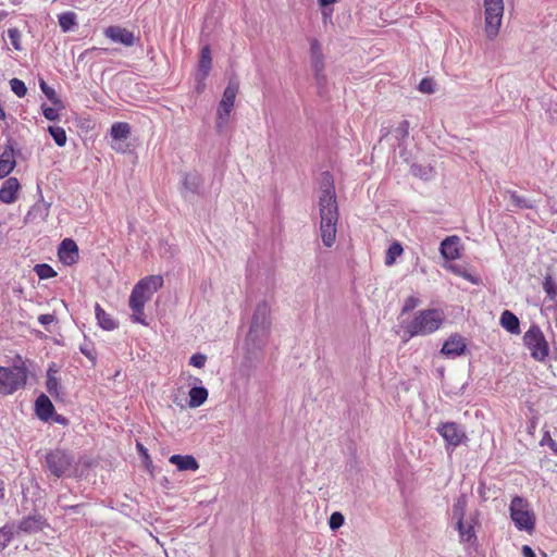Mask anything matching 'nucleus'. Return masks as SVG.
Masks as SVG:
<instances>
[{"label":"nucleus","instance_id":"obj_1","mask_svg":"<svg viewBox=\"0 0 557 557\" xmlns=\"http://www.w3.org/2000/svg\"><path fill=\"white\" fill-rule=\"evenodd\" d=\"M319 206L321 216L320 232L322 243L325 247H332L336 240L338 210L334 186L329 175H325L323 183L321 185Z\"/></svg>","mask_w":557,"mask_h":557},{"label":"nucleus","instance_id":"obj_2","mask_svg":"<svg viewBox=\"0 0 557 557\" xmlns=\"http://www.w3.org/2000/svg\"><path fill=\"white\" fill-rule=\"evenodd\" d=\"M34 362L16 355L10 366H0V395L9 396L26 386Z\"/></svg>","mask_w":557,"mask_h":557},{"label":"nucleus","instance_id":"obj_3","mask_svg":"<svg viewBox=\"0 0 557 557\" xmlns=\"http://www.w3.org/2000/svg\"><path fill=\"white\" fill-rule=\"evenodd\" d=\"M163 285V278L160 275H150L141 278L134 287L129 296V308L134 322L147 325L144 308L153 294Z\"/></svg>","mask_w":557,"mask_h":557},{"label":"nucleus","instance_id":"obj_4","mask_svg":"<svg viewBox=\"0 0 557 557\" xmlns=\"http://www.w3.org/2000/svg\"><path fill=\"white\" fill-rule=\"evenodd\" d=\"M271 324L270 305L267 301H260L253 310L245 344L252 348H260L267 345Z\"/></svg>","mask_w":557,"mask_h":557},{"label":"nucleus","instance_id":"obj_5","mask_svg":"<svg viewBox=\"0 0 557 557\" xmlns=\"http://www.w3.org/2000/svg\"><path fill=\"white\" fill-rule=\"evenodd\" d=\"M445 320L444 312L438 309L419 311L406 327L410 336H425L437 331Z\"/></svg>","mask_w":557,"mask_h":557},{"label":"nucleus","instance_id":"obj_6","mask_svg":"<svg viewBox=\"0 0 557 557\" xmlns=\"http://www.w3.org/2000/svg\"><path fill=\"white\" fill-rule=\"evenodd\" d=\"M76 459L72 451L62 448L51 449L45 455L44 467L55 478L71 475L76 470Z\"/></svg>","mask_w":557,"mask_h":557},{"label":"nucleus","instance_id":"obj_7","mask_svg":"<svg viewBox=\"0 0 557 557\" xmlns=\"http://www.w3.org/2000/svg\"><path fill=\"white\" fill-rule=\"evenodd\" d=\"M510 518L519 531L532 532L535 528V516L529 509V503L521 496H515L509 506Z\"/></svg>","mask_w":557,"mask_h":557},{"label":"nucleus","instance_id":"obj_8","mask_svg":"<svg viewBox=\"0 0 557 557\" xmlns=\"http://www.w3.org/2000/svg\"><path fill=\"white\" fill-rule=\"evenodd\" d=\"M484 30L491 40L496 38L502 26L504 15V0H483Z\"/></svg>","mask_w":557,"mask_h":557},{"label":"nucleus","instance_id":"obj_9","mask_svg":"<svg viewBox=\"0 0 557 557\" xmlns=\"http://www.w3.org/2000/svg\"><path fill=\"white\" fill-rule=\"evenodd\" d=\"M238 92V83L230 81L224 89L222 99L216 111L215 127L218 133H223L228 123L230 114L233 110L234 102Z\"/></svg>","mask_w":557,"mask_h":557},{"label":"nucleus","instance_id":"obj_10","mask_svg":"<svg viewBox=\"0 0 557 557\" xmlns=\"http://www.w3.org/2000/svg\"><path fill=\"white\" fill-rule=\"evenodd\" d=\"M436 431L445 440L447 446L457 447L467 438L465 431L456 422L441 423Z\"/></svg>","mask_w":557,"mask_h":557},{"label":"nucleus","instance_id":"obj_11","mask_svg":"<svg viewBox=\"0 0 557 557\" xmlns=\"http://www.w3.org/2000/svg\"><path fill=\"white\" fill-rule=\"evenodd\" d=\"M49 524L47 522V519L40 515H29L27 517H24L17 524V532H23L26 534H35L40 531H42L45 528H47Z\"/></svg>","mask_w":557,"mask_h":557},{"label":"nucleus","instance_id":"obj_12","mask_svg":"<svg viewBox=\"0 0 557 557\" xmlns=\"http://www.w3.org/2000/svg\"><path fill=\"white\" fill-rule=\"evenodd\" d=\"M49 212L50 203L45 201L41 197L28 210L27 214L25 215V222L35 224L42 223L49 216Z\"/></svg>","mask_w":557,"mask_h":557},{"label":"nucleus","instance_id":"obj_13","mask_svg":"<svg viewBox=\"0 0 557 557\" xmlns=\"http://www.w3.org/2000/svg\"><path fill=\"white\" fill-rule=\"evenodd\" d=\"M59 260L64 265H72L78 260V247L71 238L62 240L58 250Z\"/></svg>","mask_w":557,"mask_h":557},{"label":"nucleus","instance_id":"obj_14","mask_svg":"<svg viewBox=\"0 0 557 557\" xmlns=\"http://www.w3.org/2000/svg\"><path fill=\"white\" fill-rule=\"evenodd\" d=\"M106 37L114 42H120L126 47H131L135 42V36L132 32L120 26H109L104 30Z\"/></svg>","mask_w":557,"mask_h":557},{"label":"nucleus","instance_id":"obj_15","mask_svg":"<svg viewBox=\"0 0 557 557\" xmlns=\"http://www.w3.org/2000/svg\"><path fill=\"white\" fill-rule=\"evenodd\" d=\"M479 511L474 512V516L471 517V522L466 523L462 521V525H459V522H456V530L459 533V539L461 543H469L471 545H474L476 543V534L474 531V524L479 523Z\"/></svg>","mask_w":557,"mask_h":557},{"label":"nucleus","instance_id":"obj_16","mask_svg":"<svg viewBox=\"0 0 557 557\" xmlns=\"http://www.w3.org/2000/svg\"><path fill=\"white\" fill-rule=\"evenodd\" d=\"M460 238L456 235L446 237L440 247L442 257L446 260L453 261L460 258L459 251Z\"/></svg>","mask_w":557,"mask_h":557},{"label":"nucleus","instance_id":"obj_17","mask_svg":"<svg viewBox=\"0 0 557 557\" xmlns=\"http://www.w3.org/2000/svg\"><path fill=\"white\" fill-rule=\"evenodd\" d=\"M35 413L41 421H49L54 414V406L46 394H40L35 400Z\"/></svg>","mask_w":557,"mask_h":557},{"label":"nucleus","instance_id":"obj_18","mask_svg":"<svg viewBox=\"0 0 557 557\" xmlns=\"http://www.w3.org/2000/svg\"><path fill=\"white\" fill-rule=\"evenodd\" d=\"M15 166L14 147L11 141L0 154V178L8 176Z\"/></svg>","mask_w":557,"mask_h":557},{"label":"nucleus","instance_id":"obj_19","mask_svg":"<svg viewBox=\"0 0 557 557\" xmlns=\"http://www.w3.org/2000/svg\"><path fill=\"white\" fill-rule=\"evenodd\" d=\"M20 189L18 180L15 177L7 178L0 188V201L3 203H12L16 199Z\"/></svg>","mask_w":557,"mask_h":557},{"label":"nucleus","instance_id":"obj_20","mask_svg":"<svg viewBox=\"0 0 557 557\" xmlns=\"http://www.w3.org/2000/svg\"><path fill=\"white\" fill-rule=\"evenodd\" d=\"M527 348H547L543 332L536 325L530 326L523 336Z\"/></svg>","mask_w":557,"mask_h":557},{"label":"nucleus","instance_id":"obj_21","mask_svg":"<svg viewBox=\"0 0 557 557\" xmlns=\"http://www.w3.org/2000/svg\"><path fill=\"white\" fill-rule=\"evenodd\" d=\"M112 139L115 141L112 144V148L116 151H123L120 141L126 139L131 134V127L125 122H116L111 126L110 131Z\"/></svg>","mask_w":557,"mask_h":557},{"label":"nucleus","instance_id":"obj_22","mask_svg":"<svg viewBox=\"0 0 557 557\" xmlns=\"http://www.w3.org/2000/svg\"><path fill=\"white\" fill-rule=\"evenodd\" d=\"M169 461L180 471H197L199 462L191 455H172Z\"/></svg>","mask_w":557,"mask_h":557},{"label":"nucleus","instance_id":"obj_23","mask_svg":"<svg viewBox=\"0 0 557 557\" xmlns=\"http://www.w3.org/2000/svg\"><path fill=\"white\" fill-rule=\"evenodd\" d=\"M202 186V177L197 172H190L184 175L183 178V195L187 197L188 194H198Z\"/></svg>","mask_w":557,"mask_h":557},{"label":"nucleus","instance_id":"obj_24","mask_svg":"<svg viewBox=\"0 0 557 557\" xmlns=\"http://www.w3.org/2000/svg\"><path fill=\"white\" fill-rule=\"evenodd\" d=\"M208 389L205 386H193L189 389L188 396V406L189 408L200 407L208 399Z\"/></svg>","mask_w":557,"mask_h":557},{"label":"nucleus","instance_id":"obj_25","mask_svg":"<svg viewBox=\"0 0 557 557\" xmlns=\"http://www.w3.org/2000/svg\"><path fill=\"white\" fill-rule=\"evenodd\" d=\"M468 505V498L466 494H460L455 500L451 509L453 519L456 522H459V525H462V521H465L466 510Z\"/></svg>","mask_w":557,"mask_h":557},{"label":"nucleus","instance_id":"obj_26","mask_svg":"<svg viewBox=\"0 0 557 557\" xmlns=\"http://www.w3.org/2000/svg\"><path fill=\"white\" fill-rule=\"evenodd\" d=\"M57 372L58 370L55 369V363H51L47 371L46 388L51 396L59 398L60 382L59 379L54 375Z\"/></svg>","mask_w":557,"mask_h":557},{"label":"nucleus","instance_id":"obj_27","mask_svg":"<svg viewBox=\"0 0 557 557\" xmlns=\"http://www.w3.org/2000/svg\"><path fill=\"white\" fill-rule=\"evenodd\" d=\"M500 325L511 334H518L520 332L519 319L508 310L502 313Z\"/></svg>","mask_w":557,"mask_h":557},{"label":"nucleus","instance_id":"obj_28","mask_svg":"<svg viewBox=\"0 0 557 557\" xmlns=\"http://www.w3.org/2000/svg\"><path fill=\"white\" fill-rule=\"evenodd\" d=\"M95 313H96L98 323L102 329L108 330V331L115 329L116 324H115L114 320L99 305H96Z\"/></svg>","mask_w":557,"mask_h":557},{"label":"nucleus","instance_id":"obj_29","mask_svg":"<svg viewBox=\"0 0 557 557\" xmlns=\"http://www.w3.org/2000/svg\"><path fill=\"white\" fill-rule=\"evenodd\" d=\"M77 24V15L67 11L59 15V25L64 33H67L74 28Z\"/></svg>","mask_w":557,"mask_h":557},{"label":"nucleus","instance_id":"obj_30","mask_svg":"<svg viewBox=\"0 0 557 557\" xmlns=\"http://www.w3.org/2000/svg\"><path fill=\"white\" fill-rule=\"evenodd\" d=\"M211 50L208 46L201 49V55L199 60V72L202 74V78H205L210 70H211Z\"/></svg>","mask_w":557,"mask_h":557},{"label":"nucleus","instance_id":"obj_31","mask_svg":"<svg viewBox=\"0 0 557 557\" xmlns=\"http://www.w3.org/2000/svg\"><path fill=\"white\" fill-rule=\"evenodd\" d=\"M15 534L14 525L7 523L0 528V552L5 549Z\"/></svg>","mask_w":557,"mask_h":557},{"label":"nucleus","instance_id":"obj_32","mask_svg":"<svg viewBox=\"0 0 557 557\" xmlns=\"http://www.w3.org/2000/svg\"><path fill=\"white\" fill-rule=\"evenodd\" d=\"M531 357L552 367V360L557 361V350H531Z\"/></svg>","mask_w":557,"mask_h":557},{"label":"nucleus","instance_id":"obj_33","mask_svg":"<svg viewBox=\"0 0 557 557\" xmlns=\"http://www.w3.org/2000/svg\"><path fill=\"white\" fill-rule=\"evenodd\" d=\"M403 251H404V249L398 242L393 243L386 251L385 261H384L385 265L392 267L395 263L396 259L399 256H401Z\"/></svg>","mask_w":557,"mask_h":557},{"label":"nucleus","instance_id":"obj_34","mask_svg":"<svg viewBox=\"0 0 557 557\" xmlns=\"http://www.w3.org/2000/svg\"><path fill=\"white\" fill-rule=\"evenodd\" d=\"M48 132L59 147L65 146L67 137L63 127L51 125L48 127Z\"/></svg>","mask_w":557,"mask_h":557},{"label":"nucleus","instance_id":"obj_35","mask_svg":"<svg viewBox=\"0 0 557 557\" xmlns=\"http://www.w3.org/2000/svg\"><path fill=\"white\" fill-rule=\"evenodd\" d=\"M411 173L423 180H430L434 176V170L430 165L412 164Z\"/></svg>","mask_w":557,"mask_h":557},{"label":"nucleus","instance_id":"obj_36","mask_svg":"<svg viewBox=\"0 0 557 557\" xmlns=\"http://www.w3.org/2000/svg\"><path fill=\"white\" fill-rule=\"evenodd\" d=\"M448 269L453 273L463 277L465 280H467L468 282H470V283H472L474 285H478L480 283V277H478L476 275L471 274L470 272H468L466 269L461 268L460 265L450 264L448 267Z\"/></svg>","mask_w":557,"mask_h":557},{"label":"nucleus","instance_id":"obj_37","mask_svg":"<svg viewBox=\"0 0 557 557\" xmlns=\"http://www.w3.org/2000/svg\"><path fill=\"white\" fill-rule=\"evenodd\" d=\"M543 289L552 300L557 299V284L550 275L545 276Z\"/></svg>","mask_w":557,"mask_h":557},{"label":"nucleus","instance_id":"obj_38","mask_svg":"<svg viewBox=\"0 0 557 557\" xmlns=\"http://www.w3.org/2000/svg\"><path fill=\"white\" fill-rule=\"evenodd\" d=\"M311 63L318 83H322L325 79L323 57L311 58Z\"/></svg>","mask_w":557,"mask_h":557},{"label":"nucleus","instance_id":"obj_39","mask_svg":"<svg viewBox=\"0 0 557 557\" xmlns=\"http://www.w3.org/2000/svg\"><path fill=\"white\" fill-rule=\"evenodd\" d=\"M442 348H467L466 339L459 334H453Z\"/></svg>","mask_w":557,"mask_h":557},{"label":"nucleus","instance_id":"obj_40","mask_svg":"<svg viewBox=\"0 0 557 557\" xmlns=\"http://www.w3.org/2000/svg\"><path fill=\"white\" fill-rule=\"evenodd\" d=\"M7 34H8V37L10 39V42L13 46V48L16 51H21L22 50V34H21V32L14 27V28H9Z\"/></svg>","mask_w":557,"mask_h":557},{"label":"nucleus","instance_id":"obj_41","mask_svg":"<svg viewBox=\"0 0 557 557\" xmlns=\"http://www.w3.org/2000/svg\"><path fill=\"white\" fill-rule=\"evenodd\" d=\"M10 88L18 98H23L27 92L25 83L18 78L10 81Z\"/></svg>","mask_w":557,"mask_h":557},{"label":"nucleus","instance_id":"obj_42","mask_svg":"<svg viewBox=\"0 0 557 557\" xmlns=\"http://www.w3.org/2000/svg\"><path fill=\"white\" fill-rule=\"evenodd\" d=\"M35 271H36L37 275L39 276V278H41V280H47L50 277H53L57 274L54 272V270L49 264H46V263L37 264L35 267Z\"/></svg>","mask_w":557,"mask_h":557},{"label":"nucleus","instance_id":"obj_43","mask_svg":"<svg viewBox=\"0 0 557 557\" xmlns=\"http://www.w3.org/2000/svg\"><path fill=\"white\" fill-rule=\"evenodd\" d=\"M39 86H40L41 91L47 96V98L50 101H52L54 104H58L61 102L59 100V98L57 97L55 90L53 88H51L50 86H48L44 79H41L39 82Z\"/></svg>","mask_w":557,"mask_h":557},{"label":"nucleus","instance_id":"obj_44","mask_svg":"<svg viewBox=\"0 0 557 557\" xmlns=\"http://www.w3.org/2000/svg\"><path fill=\"white\" fill-rule=\"evenodd\" d=\"M345 518L342 512L334 511L330 519H329V525L330 529L333 531L338 530L344 524Z\"/></svg>","mask_w":557,"mask_h":557},{"label":"nucleus","instance_id":"obj_45","mask_svg":"<svg viewBox=\"0 0 557 557\" xmlns=\"http://www.w3.org/2000/svg\"><path fill=\"white\" fill-rule=\"evenodd\" d=\"M319 4L322 8V15L324 20L330 18L333 13V9L330 7L337 2V0H318Z\"/></svg>","mask_w":557,"mask_h":557},{"label":"nucleus","instance_id":"obj_46","mask_svg":"<svg viewBox=\"0 0 557 557\" xmlns=\"http://www.w3.org/2000/svg\"><path fill=\"white\" fill-rule=\"evenodd\" d=\"M206 361H207V356L201 352H197L190 357L189 364L195 368L201 369L205 367Z\"/></svg>","mask_w":557,"mask_h":557},{"label":"nucleus","instance_id":"obj_47","mask_svg":"<svg viewBox=\"0 0 557 557\" xmlns=\"http://www.w3.org/2000/svg\"><path fill=\"white\" fill-rule=\"evenodd\" d=\"M138 454L140 455L144 465L149 468L152 465V460L148 454V449L139 442L136 444Z\"/></svg>","mask_w":557,"mask_h":557},{"label":"nucleus","instance_id":"obj_48","mask_svg":"<svg viewBox=\"0 0 557 557\" xmlns=\"http://www.w3.org/2000/svg\"><path fill=\"white\" fill-rule=\"evenodd\" d=\"M418 89L423 94H433L434 92V83L431 78H423L420 82Z\"/></svg>","mask_w":557,"mask_h":557},{"label":"nucleus","instance_id":"obj_49","mask_svg":"<svg viewBox=\"0 0 557 557\" xmlns=\"http://www.w3.org/2000/svg\"><path fill=\"white\" fill-rule=\"evenodd\" d=\"M310 55L311 58L323 57L321 44L318 41V39H310Z\"/></svg>","mask_w":557,"mask_h":557},{"label":"nucleus","instance_id":"obj_50","mask_svg":"<svg viewBox=\"0 0 557 557\" xmlns=\"http://www.w3.org/2000/svg\"><path fill=\"white\" fill-rule=\"evenodd\" d=\"M540 444L548 445V447L557 455V442L553 440L549 435V432H545Z\"/></svg>","mask_w":557,"mask_h":557},{"label":"nucleus","instance_id":"obj_51","mask_svg":"<svg viewBox=\"0 0 557 557\" xmlns=\"http://www.w3.org/2000/svg\"><path fill=\"white\" fill-rule=\"evenodd\" d=\"M42 114L49 121H55L59 117V113H58L57 109L51 108V107H44Z\"/></svg>","mask_w":557,"mask_h":557},{"label":"nucleus","instance_id":"obj_52","mask_svg":"<svg viewBox=\"0 0 557 557\" xmlns=\"http://www.w3.org/2000/svg\"><path fill=\"white\" fill-rule=\"evenodd\" d=\"M55 321V315L48 313L38 317V322L48 330V325Z\"/></svg>","mask_w":557,"mask_h":557},{"label":"nucleus","instance_id":"obj_53","mask_svg":"<svg viewBox=\"0 0 557 557\" xmlns=\"http://www.w3.org/2000/svg\"><path fill=\"white\" fill-rule=\"evenodd\" d=\"M419 300L416 297H408L404 305V311H410L414 309L418 305Z\"/></svg>","mask_w":557,"mask_h":557},{"label":"nucleus","instance_id":"obj_54","mask_svg":"<svg viewBox=\"0 0 557 557\" xmlns=\"http://www.w3.org/2000/svg\"><path fill=\"white\" fill-rule=\"evenodd\" d=\"M478 494L481 502H486L488 499V496L486 495V484L484 481L479 482Z\"/></svg>","mask_w":557,"mask_h":557},{"label":"nucleus","instance_id":"obj_55","mask_svg":"<svg viewBox=\"0 0 557 557\" xmlns=\"http://www.w3.org/2000/svg\"><path fill=\"white\" fill-rule=\"evenodd\" d=\"M397 133H399L403 137H406L408 135V132H409V122L404 120L399 123L397 129H396Z\"/></svg>","mask_w":557,"mask_h":557},{"label":"nucleus","instance_id":"obj_56","mask_svg":"<svg viewBox=\"0 0 557 557\" xmlns=\"http://www.w3.org/2000/svg\"><path fill=\"white\" fill-rule=\"evenodd\" d=\"M441 354L445 355L448 358H456L462 355H466L469 350H440Z\"/></svg>","mask_w":557,"mask_h":557},{"label":"nucleus","instance_id":"obj_57","mask_svg":"<svg viewBox=\"0 0 557 557\" xmlns=\"http://www.w3.org/2000/svg\"><path fill=\"white\" fill-rule=\"evenodd\" d=\"M521 554L523 557H536L535 552L529 545H523L521 548Z\"/></svg>","mask_w":557,"mask_h":557},{"label":"nucleus","instance_id":"obj_58","mask_svg":"<svg viewBox=\"0 0 557 557\" xmlns=\"http://www.w3.org/2000/svg\"><path fill=\"white\" fill-rule=\"evenodd\" d=\"M82 354H84L92 364H95L96 358H97V350H81Z\"/></svg>","mask_w":557,"mask_h":557},{"label":"nucleus","instance_id":"obj_59","mask_svg":"<svg viewBox=\"0 0 557 557\" xmlns=\"http://www.w3.org/2000/svg\"><path fill=\"white\" fill-rule=\"evenodd\" d=\"M51 419H53V421L55 423H59V424H62V425H66L69 423V420L65 417H63L61 414H57L55 412H54V414H53V417Z\"/></svg>","mask_w":557,"mask_h":557},{"label":"nucleus","instance_id":"obj_60","mask_svg":"<svg viewBox=\"0 0 557 557\" xmlns=\"http://www.w3.org/2000/svg\"><path fill=\"white\" fill-rule=\"evenodd\" d=\"M5 482L0 479V500L4 499Z\"/></svg>","mask_w":557,"mask_h":557},{"label":"nucleus","instance_id":"obj_61","mask_svg":"<svg viewBox=\"0 0 557 557\" xmlns=\"http://www.w3.org/2000/svg\"><path fill=\"white\" fill-rule=\"evenodd\" d=\"M82 505L77 504V505H71L69 507H66V510H70V511H73V512H78V509L81 508Z\"/></svg>","mask_w":557,"mask_h":557},{"label":"nucleus","instance_id":"obj_62","mask_svg":"<svg viewBox=\"0 0 557 557\" xmlns=\"http://www.w3.org/2000/svg\"><path fill=\"white\" fill-rule=\"evenodd\" d=\"M8 13L5 11H0V20L5 17Z\"/></svg>","mask_w":557,"mask_h":557},{"label":"nucleus","instance_id":"obj_63","mask_svg":"<svg viewBox=\"0 0 557 557\" xmlns=\"http://www.w3.org/2000/svg\"><path fill=\"white\" fill-rule=\"evenodd\" d=\"M513 199H515V201H516L517 203H519V205H520V199H518V198H517V196H513Z\"/></svg>","mask_w":557,"mask_h":557}]
</instances>
